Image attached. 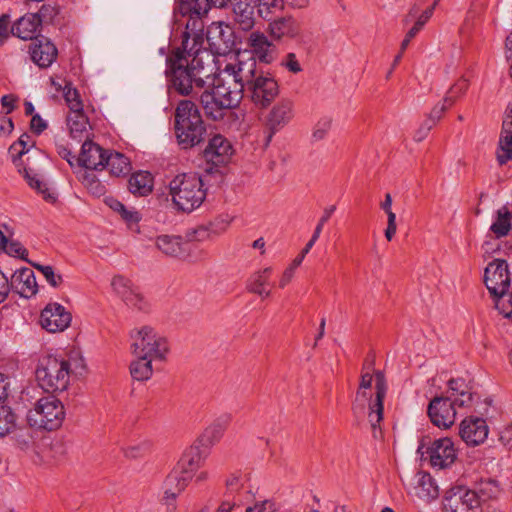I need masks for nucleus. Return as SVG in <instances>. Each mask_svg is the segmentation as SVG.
Instances as JSON below:
<instances>
[{
	"instance_id": "1",
	"label": "nucleus",
	"mask_w": 512,
	"mask_h": 512,
	"mask_svg": "<svg viewBox=\"0 0 512 512\" xmlns=\"http://www.w3.org/2000/svg\"><path fill=\"white\" fill-rule=\"evenodd\" d=\"M173 88L182 95H189L193 86L205 88L200 101L207 117L219 121L227 109L236 108L243 98L244 82L240 77L243 57L238 55L219 71L215 56L202 49L195 38H186L182 49H177L169 59Z\"/></svg>"
},
{
	"instance_id": "2",
	"label": "nucleus",
	"mask_w": 512,
	"mask_h": 512,
	"mask_svg": "<svg viewBox=\"0 0 512 512\" xmlns=\"http://www.w3.org/2000/svg\"><path fill=\"white\" fill-rule=\"evenodd\" d=\"M86 373V361L77 349L41 358L35 372L39 386L49 393L65 391L72 379L82 378Z\"/></svg>"
},
{
	"instance_id": "3",
	"label": "nucleus",
	"mask_w": 512,
	"mask_h": 512,
	"mask_svg": "<svg viewBox=\"0 0 512 512\" xmlns=\"http://www.w3.org/2000/svg\"><path fill=\"white\" fill-rule=\"evenodd\" d=\"M9 155L18 171L23 174L28 185L37 191L43 199L54 203L57 195L43 173L44 166L48 164L47 157L39 149H24L22 142L17 141L9 147Z\"/></svg>"
},
{
	"instance_id": "4",
	"label": "nucleus",
	"mask_w": 512,
	"mask_h": 512,
	"mask_svg": "<svg viewBox=\"0 0 512 512\" xmlns=\"http://www.w3.org/2000/svg\"><path fill=\"white\" fill-rule=\"evenodd\" d=\"M240 77H242L250 101L257 108H267L279 94L277 81L269 73L259 71L253 57L243 58Z\"/></svg>"
},
{
	"instance_id": "5",
	"label": "nucleus",
	"mask_w": 512,
	"mask_h": 512,
	"mask_svg": "<svg viewBox=\"0 0 512 512\" xmlns=\"http://www.w3.org/2000/svg\"><path fill=\"white\" fill-rule=\"evenodd\" d=\"M169 194L175 207L183 212H192L206 198L202 178L196 173H180L169 182Z\"/></svg>"
},
{
	"instance_id": "6",
	"label": "nucleus",
	"mask_w": 512,
	"mask_h": 512,
	"mask_svg": "<svg viewBox=\"0 0 512 512\" xmlns=\"http://www.w3.org/2000/svg\"><path fill=\"white\" fill-rule=\"evenodd\" d=\"M175 130L183 148H190L203 140L205 127L196 105L190 100L181 101L175 113Z\"/></svg>"
},
{
	"instance_id": "7",
	"label": "nucleus",
	"mask_w": 512,
	"mask_h": 512,
	"mask_svg": "<svg viewBox=\"0 0 512 512\" xmlns=\"http://www.w3.org/2000/svg\"><path fill=\"white\" fill-rule=\"evenodd\" d=\"M374 382L375 397L371 399L368 408V420L373 430L379 426L383 419V400L387 392V383L384 374L381 371H376L374 375L364 373L361 376L359 389L355 397V405L359 408L364 407V403L368 396V390L371 389Z\"/></svg>"
},
{
	"instance_id": "8",
	"label": "nucleus",
	"mask_w": 512,
	"mask_h": 512,
	"mask_svg": "<svg viewBox=\"0 0 512 512\" xmlns=\"http://www.w3.org/2000/svg\"><path fill=\"white\" fill-rule=\"evenodd\" d=\"M26 417L31 427L52 431L62 425L65 419V408L56 397L46 396L36 401Z\"/></svg>"
},
{
	"instance_id": "9",
	"label": "nucleus",
	"mask_w": 512,
	"mask_h": 512,
	"mask_svg": "<svg viewBox=\"0 0 512 512\" xmlns=\"http://www.w3.org/2000/svg\"><path fill=\"white\" fill-rule=\"evenodd\" d=\"M132 355H145L162 361L168 352L165 337L153 327L143 325L130 332Z\"/></svg>"
},
{
	"instance_id": "10",
	"label": "nucleus",
	"mask_w": 512,
	"mask_h": 512,
	"mask_svg": "<svg viewBox=\"0 0 512 512\" xmlns=\"http://www.w3.org/2000/svg\"><path fill=\"white\" fill-rule=\"evenodd\" d=\"M444 512H480L477 495L466 487L450 489L443 500Z\"/></svg>"
},
{
	"instance_id": "11",
	"label": "nucleus",
	"mask_w": 512,
	"mask_h": 512,
	"mask_svg": "<svg viewBox=\"0 0 512 512\" xmlns=\"http://www.w3.org/2000/svg\"><path fill=\"white\" fill-rule=\"evenodd\" d=\"M430 465L438 470L450 467L457 459L458 451L449 437L436 439L426 449Z\"/></svg>"
},
{
	"instance_id": "12",
	"label": "nucleus",
	"mask_w": 512,
	"mask_h": 512,
	"mask_svg": "<svg viewBox=\"0 0 512 512\" xmlns=\"http://www.w3.org/2000/svg\"><path fill=\"white\" fill-rule=\"evenodd\" d=\"M71 321V313L57 302L47 304L40 314L41 327L50 333L65 331Z\"/></svg>"
},
{
	"instance_id": "13",
	"label": "nucleus",
	"mask_w": 512,
	"mask_h": 512,
	"mask_svg": "<svg viewBox=\"0 0 512 512\" xmlns=\"http://www.w3.org/2000/svg\"><path fill=\"white\" fill-rule=\"evenodd\" d=\"M192 479L184 474L176 466L166 476L162 489H163V504L166 506L167 512H174L176 510L175 501L177 497L185 490L188 483Z\"/></svg>"
},
{
	"instance_id": "14",
	"label": "nucleus",
	"mask_w": 512,
	"mask_h": 512,
	"mask_svg": "<svg viewBox=\"0 0 512 512\" xmlns=\"http://www.w3.org/2000/svg\"><path fill=\"white\" fill-rule=\"evenodd\" d=\"M484 282L491 296L508 290L510 276L506 261L495 259L490 262L484 272Z\"/></svg>"
},
{
	"instance_id": "15",
	"label": "nucleus",
	"mask_w": 512,
	"mask_h": 512,
	"mask_svg": "<svg viewBox=\"0 0 512 512\" xmlns=\"http://www.w3.org/2000/svg\"><path fill=\"white\" fill-rule=\"evenodd\" d=\"M301 24L292 15L276 17L268 23L267 33L273 41L297 40L301 37Z\"/></svg>"
},
{
	"instance_id": "16",
	"label": "nucleus",
	"mask_w": 512,
	"mask_h": 512,
	"mask_svg": "<svg viewBox=\"0 0 512 512\" xmlns=\"http://www.w3.org/2000/svg\"><path fill=\"white\" fill-rule=\"evenodd\" d=\"M456 406L447 397L434 398L428 407V414L432 423L443 429L451 427L456 420Z\"/></svg>"
},
{
	"instance_id": "17",
	"label": "nucleus",
	"mask_w": 512,
	"mask_h": 512,
	"mask_svg": "<svg viewBox=\"0 0 512 512\" xmlns=\"http://www.w3.org/2000/svg\"><path fill=\"white\" fill-rule=\"evenodd\" d=\"M488 434L489 428L483 418L468 417L460 423L459 435L468 446L481 445Z\"/></svg>"
},
{
	"instance_id": "18",
	"label": "nucleus",
	"mask_w": 512,
	"mask_h": 512,
	"mask_svg": "<svg viewBox=\"0 0 512 512\" xmlns=\"http://www.w3.org/2000/svg\"><path fill=\"white\" fill-rule=\"evenodd\" d=\"M248 46L251 49L252 56L255 60L258 59L260 62L270 64L275 59L276 47L273 40H270L266 34L261 31H253L250 33L248 40ZM245 59V54H239ZM250 57L247 55L246 59Z\"/></svg>"
},
{
	"instance_id": "19",
	"label": "nucleus",
	"mask_w": 512,
	"mask_h": 512,
	"mask_svg": "<svg viewBox=\"0 0 512 512\" xmlns=\"http://www.w3.org/2000/svg\"><path fill=\"white\" fill-rule=\"evenodd\" d=\"M207 40L211 48L217 54H224L229 51L233 44V32L223 22H213L207 30Z\"/></svg>"
},
{
	"instance_id": "20",
	"label": "nucleus",
	"mask_w": 512,
	"mask_h": 512,
	"mask_svg": "<svg viewBox=\"0 0 512 512\" xmlns=\"http://www.w3.org/2000/svg\"><path fill=\"white\" fill-rule=\"evenodd\" d=\"M48 10L49 7L42 6L39 13H28L22 16L11 28L12 34L22 40H32Z\"/></svg>"
},
{
	"instance_id": "21",
	"label": "nucleus",
	"mask_w": 512,
	"mask_h": 512,
	"mask_svg": "<svg viewBox=\"0 0 512 512\" xmlns=\"http://www.w3.org/2000/svg\"><path fill=\"white\" fill-rule=\"evenodd\" d=\"M406 489L409 494L424 501L438 496V487L431 475L426 472L416 473L406 484Z\"/></svg>"
},
{
	"instance_id": "22",
	"label": "nucleus",
	"mask_w": 512,
	"mask_h": 512,
	"mask_svg": "<svg viewBox=\"0 0 512 512\" xmlns=\"http://www.w3.org/2000/svg\"><path fill=\"white\" fill-rule=\"evenodd\" d=\"M234 153L231 142L222 135H215L210 139L204 150V156L208 162L214 165L228 163Z\"/></svg>"
},
{
	"instance_id": "23",
	"label": "nucleus",
	"mask_w": 512,
	"mask_h": 512,
	"mask_svg": "<svg viewBox=\"0 0 512 512\" xmlns=\"http://www.w3.org/2000/svg\"><path fill=\"white\" fill-rule=\"evenodd\" d=\"M106 151L92 141H85L77 159L79 167L87 170H103L105 168Z\"/></svg>"
},
{
	"instance_id": "24",
	"label": "nucleus",
	"mask_w": 512,
	"mask_h": 512,
	"mask_svg": "<svg viewBox=\"0 0 512 512\" xmlns=\"http://www.w3.org/2000/svg\"><path fill=\"white\" fill-rule=\"evenodd\" d=\"M207 456V448L196 443L184 452L176 467L193 479L194 474L203 466Z\"/></svg>"
},
{
	"instance_id": "25",
	"label": "nucleus",
	"mask_w": 512,
	"mask_h": 512,
	"mask_svg": "<svg viewBox=\"0 0 512 512\" xmlns=\"http://www.w3.org/2000/svg\"><path fill=\"white\" fill-rule=\"evenodd\" d=\"M31 60L40 68H48L56 60L58 51L48 39H38L30 45Z\"/></svg>"
},
{
	"instance_id": "26",
	"label": "nucleus",
	"mask_w": 512,
	"mask_h": 512,
	"mask_svg": "<svg viewBox=\"0 0 512 512\" xmlns=\"http://www.w3.org/2000/svg\"><path fill=\"white\" fill-rule=\"evenodd\" d=\"M105 204L117 213L122 221L126 224L127 228L139 233V223L143 218L142 213L134 207L126 206L114 197H107L104 200Z\"/></svg>"
},
{
	"instance_id": "27",
	"label": "nucleus",
	"mask_w": 512,
	"mask_h": 512,
	"mask_svg": "<svg viewBox=\"0 0 512 512\" xmlns=\"http://www.w3.org/2000/svg\"><path fill=\"white\" fill-rule=\"evenodd\" d=\"M447 393L446 397L458 407H469L474 401L473 388L463 378L451 379L448 383Z\"/></svg>"
},
{
	"instance_id": "28",
	"label": "nucleus",
	"mask_w": 512,
	"mask_h": 512,
	"mask_svg": "<svg viewBox=\"0 0 512 512\" xmlns=\"http://www.w3.org/2000/svg\"><path fill=\"white\" fill-rule=\"evenodd\" d=\"M294 117V104L290 99H281L270 110L267 121L271 130L286 126Z\"/></svg>"
},
{
	"instance_id": "29",
	"label": "nucleus",
	"mask_w": 512,
	"mask_h": 512,
	"mask_svg": "<svg viewBox=\"0 0 512 512\" xmlns=\"http://www.w3.org/2000/svg\"><path fill=\"white\" fill-rule=\"evenodd\" d=\"M11 283L21 297L30 298L38 292L36 277L30 268L16 270L12 275Z\"/></svg>"
},
{
	"instance_id": "30",
	"label": "nucleus",
	"mask_w": 512,
	"mask_h": 512,
	"mask_svg": "<svg viewBox=\"0 0 512 512\" xmlns=\"http://www.w3.org/2000/svg\"><path fill=\"white\" fill-rule=\"evenodd\" d=\"M234 25L242 31H251L256 23V16L252 2L231 4Z\"/></svg>"
},
{
	"instance_id": "31",
	"label": "nucleus",
	"mask_w": 512,
	"mask_h": 512,
	"mask_svg": "<svg viewBox=\"0 0 512 512\" xmlns=\"http://www.w3.org/2000/svg\"><path fill=\"white\" fill-rule=\"evenodd\" d=\"M130 363V374L136 381H147L153 375V362L159 361L145 355H133Z\"/></svg>"
},
{
	"instance_id": "32",
	"label": "nucleus",
	"mask_w": 512,
	"mask_h": 512,
	"mask_svg": "<svg viewBox=\"0 0 512 512\" xmlns=\"http://www.w3.org/2000/svg\"><path fill=\"white\" fill-rule=\"evenodd\" d=\"M512 228V211L507 206L499 208L492 217L490 232L496 237L501 238L509 234Z\"/></svg>"
},
{
	"instance_id": "33",
	"label": "nucleus",
	"mask_w": 512,
	"mask_h": 512,
	"mask_svg": "<svg viewBox=\"0 0 512 512\" xmlns=\"http://www.w3.org/2000/svg\"><path fill=\"white\" fill-rule=\"evenodd\" d=\"M225 124L232 130L245 132L249 129L252 116L243 108H238L236 110L227 109L224 113Z\"/></svg>"
},
{
	"instance_id": "34",
	"label": "nucleus",
	"mask_w": 512,
	"mask_h": 512,
	"mask_svg": "<svg viewBox=\"0 0 512 512\" xmlns=\"http://www.w3.org/2000/svg\"><path fill=\"white\" fill-rule=\"evenodd\" d=\"M211 0H179L176 10L183 16L199 18L210 9Z\"/></svg>"
},
{
	"instance_id": "35",
	"label": "nucleus",
	"mask_w": 512,
	"mask_h": 512,
	"mask_svg": "<svg viewBox=\"0 0 512 512\" xmlns=\"http://www.w3.org/2000/svg\"><path fill=\"white\" fill-rule=\"evenodd\" d=\"M67 126L73 138L82 140L89 135V123L82 111L70 112L67 116Z\"/></svg>"
},
{
	"instance_id": "36",
	"label": "nucleus",
	"mask_w": 512,
	"mask_h": 512,
	"mask_svg": "<svg viewBox=\"0 0 512 512\" xmlns=\"http://www.w3.org/2000/svg\"><path fill=\"white\" fill-rule=\"evenodd\" d=\"M271 273V267H266L253 273L247 282V289L261 297H269L271 293L266 289V285Z\"/></svg>"
},
{
	"instance_id": "37",
	"label": "nucleus",
	"mask_w": 512,
	"mask_h": 512,
	"mask_svg": "<svg viewBox=\"0 0 512 512\" xmlns=\"http://www.w3.org/2000/svg\"><path fill=\"white\" fill-rule=\"evenodd\" d=\"M155 245L163 254L171 257H178L184 252L182 239L178 236L159 235Z\"/></svg>"
},
{
	"instance_id": "38",
	"label": "nucleus",
	"mask_w": 512,
	"mask_h": 512,
	"mask_svg": "<svg viewBox=\"0 0 512 512\" xmlns=\"http://www.w3.org/2000/svg\"><path fill=\"white\" fill-rule=\"evenodd\" d=\"M153 189V178L149 172L134 173L129 179V190L139 196L148 195Z\"/></svg>"
},
{
	"instance_id": "39",
	"label": "nucleus",
	"mask_w": 512,
	"mask_h": 512,
	"mask_svg": "<svg viewBox=\"0 0 512 512\" xmlns=\"http://www.w3.org/2000/svg\"><path fill=\"white\" fill-rule=\"evenodd\" d=\"M76 175L79 181L94 196H102L106 192L105 185L97 178L93 170L77 168Z\"/></svg>"
},
{
	"instance_id": "40",
	"label": "nucleus",
	"mask_w": 512,
	"mask_h": 512,
	"mask_svg": "<svg viewBox=\"0 0 512 512\" xmlns=\"http://www.w3.org/2000/svg\"><path fill=\"white\" fill-rule=\"evenodd\" d=\"M114 176L126 175L130 171V162L123 154L114 152L106 155L105 168Z\"/></svg>"
},
{
	"instance_id": "41",
	"label": "nucleus",
	"mask_w": 512,
	"mask_h": 512,
	"mask_svg": "<svg viewBox=\"0 0 512 512\" xmlns=\"http://www.w3.org/2000/svg\"><path fill=\"white\" fill-rule=\"evenodd\" d=\"M335 210H336L335 205L328 206L324 209L323 214L314 229L311 239L307 242L305 247L300 252V254H299L300 257H302L304 259L305 256L309 253V251L313 248V246L315 245V243L317 242V240L319 239V237L322 233L325 223L330 219V217L335 212Z\"/></svg>"
},
{
	"instance_id": "42",
	"label": "nucleus",
	"mask_w": 512,
	"mask_h": 512,
	"mask_svg": "<svg viewBox=\"0 0 512 512\" xmlns=\"http://www.w3.org/2000/svg\"><path fill=\"white\" fill-rule=\"evenodd\" d=\"M473 492L477 495L480 504L482 501L485 502L498 498L501 494V489L495 480L487 479L481 481Z\"/></svg>"
},
{
	"instance_id": "43",
	"label": "nucleus",
	"mask_w": 512,
	"mask_h": 512,
	"mask_svg": "<svg viewBox=\"0 0 512 512\" xmlns=\"http://www.w3.org/2000/svg\"><path fill=\"white\" fill-rule=\"evenodd\" d=\"M228 419H218L215 422H213L210 426H208L205 431L203 432L201 439L199 440V444L209 446L217 442L226 427Z\"/></svg>"
},
{
	"instance_id": "44",
	"label": "nucleus",
	"mask_w": 512,
	"mask_h": 512,
	"mask_svg": "<svg viewBox=\"0 0 512 512\" xmlns=\"http://www.w3.org/2000/svg\"><path fill=\"white\" fill-rule=\"evenodd\" d=\"M492 297L499 314L512 323V292L506 290L498 295H492Z\"/></svg>"
},
{
	"instance_id": "45",
	"label": "nucleus",
	"mask_w": 512,
	"mask_h": 512,
	"mask_svg": "<svg viewBox=\"0 0 512 512\" xmlns=\"http://www.w3.org/2000/svg\"><path fill=\"white\" fill-rule=\"evenodd\" d=\"M496 157L497 161L501 165L512 161V132H509L508 134L501 133Z\"/></svg>"
},
{
	"instance_id": "46",
	"label": "nucleus",
	"mask_w": 512,
	"mask_h": 512,
	"mask_svg": "<svg viewBox=\"0 0 512 512\" xmlns=\"http://www.w3.org/2000/svg\"><path fill=\"white\" fill-rule=\"evenodd\" d=\"M434 12V7H430L426 9L417 19L414 26L407 32L404 40L401 43V49L405 50L410 41L417 35V33L423 28V26L428 22V20L432 17Z\"/></svg>"
},
{
	"instance_id": "47",
	"label": "nucleus",
	"mask_w": 512,
	"mask_h": 512,
	"mask_svg": "<svg viewBox=\"0 0 512 512\" xmlns=\"http://www.w3.org/2000/svg\"><path fill=\"white\" fill-rule=\"evenodd\" d=\"M16 427V416L8 406H0V437H3Z\"/></svg>"
},
{
	"instance_id": "48",
	"label": "nucleus",
	"mask_w": 512,
	"mask_h": 512,
	"mask_svg": "<svg viewBox=\"0 0 512 512\" xmlns=\"http://www.w3.org/2000/svg\"><path fill=\"white\" fill-rule=\"evenodd\" d=\"M110 286L113 293L121 300L135 287L131 280L121 275H115L112 277Z\"/></svg>"
},
{
	"instance_id": "49",
	"label": "nucleus",
	"mask_w": 512,
	"mask_h": 512,
	"mask_svg": "<svg viewBox=\"0 0 512 512\" xmlns=\"http://www.w3.org/2000/svg\"><path fill=\"white\" fill-rule=\"evenodd\" d=\"M122 302L132 310L145 311L148 308V302L136 287L122 299Z\"/></svg>"
},
{
	"instance_id": "50",
	"label": "nucleus",
	"mask_w": 512,
	"mask_h": 512,
	"mask_svg": "<svg viewBox=\"0 0 512 512\" xmlns=\"http://www.w3.org/2000/svg\"><path fill=\"white\" fill-rule=\"evenodd\" d=\"M332 118L330 116L321 117L314 125L311 139L313 142H318L327 136L328 132L332 127Z\"/></svg>"
},
{
	"instance_id": "51",
	"label": "nucleus",
	"mask_w": 512,
	"mask_h": 512,
	"mask_svg": "<svg viewBox=\"0 0 512 512\" xmlns=\"http://www.w3.org/2000/svg\"><path fill=\"white\" fill-rule=\"evenodd\" d=\"M33 266L44 276L46 281L52 287H59L63 281L62 276L55 272L54 268L50 265H42L33 263Z\"/></svg>"
},
{
	"instance_id": "52",
	"label": "nucleus",
	"mask_w": 512,
	"mask_h": 512,
	"mask_svg": "<svg viewBox=\"0 0 512 512\" xmlns=\"http://www.w3.org/2000/svg\"><path fill=\"white\" fill-rule=\"evenodd\" d=\"M234 220V216L222 214L209 223L210 229L215 236L223 234Z\"/></svg>"
},
{
	"instance_id": "53",
	"label": "nucleus",
	"mask_w": 512,
	"mask_h": 512,
	"mask_svg": "<svg viewBox=\"0 0 512 512\" xmlns=\"http://www.w3.org/2000/svg\"><path fill=\"white\" fill-rule=\"evenodd\" d=\"M63 94L67 105L70 108V112L82 111V103L79 99V94L75 89L70 85L65 84Z\"/></svg>"
},
{
	"instance_id": "54",
	"label": "nucleus",
	"mask_w": 512,
	"mask_h": 512,
	"mask_svg": "<svg viewBox=\"0 0 512 512\" xmlns=\"http://www.w3.org/2000/svg\"><path fill=\"white\" fill-rule=\"evenodd\" d=\"M258 12L261 17L266 18L276 10L283 8V0H256Z\"/></svg>"
},
{
	"instance_id": "55",
	"label": "nucleus",
	"mask_w": 512,
	"mask_h": 512,
	"mask_svg": "<svg viewBox=\"0 0 512 512\" xmlns=\"http://www.w3.org/2000/svg\"><path fill=\"white\" fill-rule=\"evenodd\" d=\"M303 260L304 259L298 255L291 262V264L284 270V272L280 278V281H279V286L281 288H284L286 285H288L291 282V280L293 279V277L295 275L296 269L302 264Z\"/></svg>"
},
{
	"instance_id": "56",
	"label": "nucleus",
	"mask_w": 512,
	"mask_h": 512,
	"mask_svg": "<svg viewBox=\"0 0 512 512\" xmlns=\"http://www.w3.org/2000/svg\"><path fill=\"white\" fill-rule=\"evenodd\" d=\"M188 237L191 241L203 242L215 237V235L208 224L193 229L188 233Z\"/></svg>"
},
{
	"instance_id": "57",
	"label": "nucleus",
	"mask_w": 512,
	"mask_h": 512,
	"mask_svg": "<svg viewBox=\"0 0 512 512\" xmlns=\"http://www.w3.org/2000/svg\"><path fill=\"white\" fill-rule=\"evenodd\" d=\"M453 98L451 96H446L443 100V102L438 103L435 105V107L432 109L428 116V120H433V124L436 125V123L441 119L443 113L447 110V108L452 105Z\"/></svg>"
},
{
	"instance_id": "58",
	"label": "nucleus",
	"mask_w": 512,
	"mask_h": 512,
	"mask_svg": "<svg viewBox=\"0 0 512 512\" xmlns=\"http://www.w3.org/2000/svg\"><path fill=\"white\" fill-rule=\"evenodd\" d=\"M246 480L245 474L232 473L226 479V488L231 493L236 492L241 488H244Z\"/></svg>"
},
{
	"instance_id": "59",
	"label": "nucleus",
	"mask_w": 512,
	"mask_h": 512,
	"mask_svg": "<svg viewBox=\"0 0 512 512\" xmlns=\"http://www.w3.org/2000/svg\"><path fill=\"white\" fill-rule=\"evenodd\" d=\"M1 248L4 249V251L13 257H18L21 259H25L27 255V250L23 247V245L16 241H8L5 245H3Z\"/></svg>"
},
{
	"instance_id": "60",
	"label": "nucleus",
	"mask_w": 512,
	"mask_h": 512,
	"mask_svg": "<svg viewBox=\"0 0 512 512\" xmlns=\"http://www.w3.org/2000/svg\"><path fill=\"white\" fill-rule=\"evenodd\" d=\"M246 512H276V504L271 500L256 502L253 506H247Z\"/></svg>"
},
{
	"instance_id": "61",
	"label": "nucleus",
	"mask_w": 512,
	"mask_h": 512,
	"mask_svg": "<svg viewBox=\"0 0 512 512\" xmlns=\"http://www.w3.org/2000/svg\"><path fill=\"white\" fill-rule=\"evenodd\" d=\"M281 65L292 73H299L302 71V67L297 60L294 53H288L282 60Z\"/></svg>"
},
{
	"instance_id": "62",
	"label": "nucleus",
	"mask_w": 512,
	"mask_h": 512,
	"mask_svg": "<svg viewBox=\"0 0 512 512\" xmlns=\"http://www.w3.org/2000/svg\"><path fill=\"white\" fill-rule=\"evenodd\" d=\"M433 120H424L414 134V140L417 142L423 141L429 134L430 130L434 127Z\"/></svg>"
},
{
	"instance_id": "63",
	"label": "nucleus",
	"mask_w": 512,
	"mask_h": 512,
	"mask_svg": "<svg viewBox=\"0 0 512 512\" xmlns=\"http://www.w3.org/2000/svg\"><path fill=\"white\" fill-rule=\"evenodd\" d=\"M499 441L512 450V423L503 426L499 430Z\"/></svg>"
},
{
	"instance_id": "64",
	"label": "nucleus",
	"mask_w": 512,
	"mask_h": 512,
	"mask_svg": "<svg viewBox=\"0 0 512 512\" xmlns=\"http://www.w3.org/2000/svg\"><path fill=\"white\" fill-rule=\"evenodd\" d=\"M509 132H512V102L506 108L501 133L508 134Z\"/></svg>"
}]
</instances>
